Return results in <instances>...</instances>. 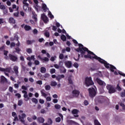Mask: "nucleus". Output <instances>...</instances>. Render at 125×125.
Segmentation results:
<instances>
[{
    "label": "nucleus",
    "instance_id": "obj_24",
    "mask_svg": "<svg viewBox=\"0 0 125 125\" xmlns=\"http://www.w3.org/2000/svg\"><path fill=\"white\" fill-rule=\"evenodd\" d=\"M23 97L25 99V101H28L30 99V98L28 97L27 93L24 94Z\"/></svg>",
    "mask_w": 125,
    "mask_h": 125
},
{
    "label": "nucleus",
    "instance_id": "obj_29",
    "mask_svg": "<svg viewBox=\"0 0 125 125\" xmlns=\"http://www.w3.org/2000/svg\"><path fill=\"white\" fill-rule=\"evenodd\" d=\"M32 18L33 19H34L35 22H37L38 21L37 15L34 14L33 16L32 17Z\"/></svg>",
    "mask_w": 125,
    "mask_h": 125
},
{
    "label": "nucleus",
    "instance_id": "obj_12",
    "mask_svg": "<svg viewBox=\"0 0 125 125\" xmlns=\"http://www.w3.org/2000/svg\"><path fill=\"white\" fill-rule=\"evenodd\" d=\"M0 83H7V79L3 76H1L0 78Z\"/></svg>",
    "mask_w": 125,
    "mask_h": 125
},
{
    "label": "nucleus",
    "instance_id": "obj_7",
    "mask_svg": "<svg viewBox=\"0 0 125 125\" xmlns=\"http://www.w3.org/2000/svg\"><path fill=\"white\" fill-rule=\"evenodd\" d=\"M19 118L20 122H21L22 123H25L24 119L26 118V114H25V113H22V114L21 115V116L20 115H19Z\"/></svg>",
    "mask_w": 125,
    "mask_h": 125
},
{
    "label": "nucleus",
    "instance_id": "obj_49",
    "mask_svg": "<svg viewBox=\"0 0 125 125\" xmlns=\"http://www.w3.org/2000/svg\"><path fill=\"white\" fill-rule=\"evenodd\" d=\"M73 66H74L75 68H77L79 67V64H78V63H77V62H75V63H74Z\"/></svg>",
    "mask_w": 125,
    "mask_h": 125
},
{
    "label": "nucleus",
    "instance_id": "obj_40",
    "mask_svg": "<svg viewBox=\"0 0 125 125\" xmlns=\"http://www.w3.org/2000/svg\"><path fill=\"white\" fill-rule=\"evenodd\" d=\"M14 39L16 40V41H17V42H19V38L18 35H15L14 36Z\"/></svg>",
    "mask_w": 125,
    "mask_h": 125
},
{
    "label": "nucleus",
    "instance_id": "obj_11",
    "mask_svg": "<svg viewBox=\"0 0 125 125\" xmlns=\"http://www.w3.org/2000/svg\"><path fill=\"white\" fill-rule=\"evenodd\" d=\"M13 70L15 72L16 76H19V67L17 66H15L13 68Z\"/></svg>",
    "mask_w": 125,
    "mask_h": 125
},
{
    "label": "nucleus",
    "instance_id": "obj_30",
    "mask_svg": "<svg viewBox=\"0 0 125 125\" xmlns=\"http://www.w3.org/2000/svg\"><path fill=\"white\" fill-rule=\"evenodd\" d=\"M26 52L29 54H30V53H32V49L30 48H27L26 49Z\"/></svg>",
    "mask_w": 125,
    "mask_h": 125
},
{
    "label": "nucleus",
    "instance_id": "obj_6",
    "mask_svg": "<svg viewBox=\"0 0 125 125\" xmlns=\"http://www.w3.org/2000/svg\"><path fill=\"white\" fill-rule=\"evenodd\" d=\"M96 81L98 84L102 86H105L106 84L105 82L100 79L99 78H96Z\"/></svg>",
    "mask_w": 125,
    "mask_h": 125
},
{
    "label": "nucleus",
    "instance_id": "obj_41",
    "mask_svg": "<svg viewBox=\"0 0 125 125\" xmlns=\"http://www.w3.org/2000/svg\"><path fill=\"white\" fill-rule=\"evenodd\" d=\"M34 64L36 65H40V61L38 60H35Z\"/></svg>",
    "mask_w": 125,
    "mask_h": 125
},
{
    "label": "nucleus",
    "instance_id": "obj_22",
    "mask_svg": "<svg viewBox=\"0 0 125 125\" xmlns=\"http://www.w3.org/2000/svg\"><path fill=\"white\" fill-rule=\"evenodd\" d=\"M41 72L42 73H45L46 72V68H45L44 67H42L41 68Z\"/></svg>",
    "mask_w": 125,
    "mask_h": 125
},
{
    "label": "nucleus",
    "instance_id": "obj_61",
    "mask_svg": "<svg viewBox=\"0 0 125 125\" xmlns=\"http://www.w3.org/2000/svg\"><path fill=\"white\" fill-rule=\"evenodd\" d=\"M4 22V19L2 18L0 19V24Z\"/></svg>",
    "mask_w": 125,
    "mask_h": 125
},
{
    "label": "nucleus",
    "instance_id": "obj_14",
    "mask_svg": "<svg viewBox=\"0 0 125 125\" xmlns=\"http://www.w3.org/2000/svg\"><path fill=\"white\" fill-rule=\"evenodd\" d=\"M72 94L75 95V97H78L80 94V91L77 90H74L72 91Z\"/></svg>",
    "mask_w": 125,
    "mask_h": 125
},
{
    "label": "nucleus",
    "instance_id": "obj_37",
    "mask_svg": "<svg viewBox=\"0 0 125 125\" xmlns=\"http://www.w3.org/2000/svg\"><path fill=\"white\" fill-rule=\"evenodd\" d=\"M52 119L51 118H49L48 120V123L49 125H52Z\"/></svg>",
    "mask_w": 125,
    "mask_h": 125
},
{
    "label": "nucleus",
    "instance_id": "obj_43",
    "mask_svg": "<svg viewBox=\"0 0 125 125\" xmlns=\"http://www.w3.org/2000/svg\"><path fill=\"white\" fill-rule=\"evenodd\" d=\"M68 83L70 84H73V82L70 77H68Z\"/></svg>",
    "mask_w": 125,
    "mask_h": 125
},
{
    "label": "nucleus",
    "instance_id": "obj_58",
    "mask_svg": "<svg viewBox=\"0 0 125 125\" xmlns=\"http://www.w3.org/2000/svg\"><path fill=\"white\" fill-rule=\"evenodd\" d=\"M50 77V75L49 74H45L44 75V78H48Z\"/></svg>",
    "mask_w": 125,
    "mask_h": 125
},
{
    "label": "nucleus",
    "instance_id": "obj_27",
    "mask_svg": "<svg viewBox=\"0 0 125 125\" xmlns=\"http://www.w3.org/2000/svg\"><path fill=\"white\" fill-rule=\"evenodd\" d=\"M15 49L16 50V52L18 53V54H20L21 49L19 47H17V48H15Z\"/></svg>",
    "mask_w": 125,
    "mask_h": 125
},
{
    "label": "nucleus",
    "instance_id": "obj_64",
    "mask_svg": "<svg viewBox=\"0 0 125 125\" xmlns=\"http://www.w3.org/2000/svg\"><path fill=\"white\" fill-rule=\"evenodd\" d=\"M54 66L55 67L56 69H59V65L58 64H54Z\"/></svg>",
    "mask_w": 125,
    "mask_h": 125
},
{
    "label": "nucleus",
    "instance_id": "obj_63",
    "mask_svg": "<svg viewBox=\"0 0 125 125\" xmlns=\"http://www.w3.org/2000/svg\"><path fill=\"white\" fill-rule=\"evenodd\" d=\"M21 88H22V89H23L24 90H27V87L24 85L22 86Z\"/></svg>",
    "mask_w": 125,
    "mask_h": 125
},
{
    "label": "nucleus",
    "instance_id": "obj_9",
    "mask_svg": "<svg viewBox=\"0 0 125 125\" xmlns=\"http://www.w3.org/2000/svg\"><path fill=\"white\" fill-rule=\"evenodd\" d=\"M41 19H42V21L44 23H47V21H48V18L46 17V16H45V14H42V15Z\"/></svg>",
    "mask_w": 125,
    "mask_h": 125
},
{
    "label": "nucleus",
    "instance_id": "obj_53",
    "mask_svg": "<svg viewBox=\"0 0 125 125\" xmlns=\"http://www.w3.org/2000/svg\"><path fill=\"white\" fill-rule=\"evenodd\" d=\"M20 45H21V42L19 41V40H18V42L15 44V45L17 46L18 47H19V46H20Z\"/></svg>",
    "mask_w": 125,
    "mask_h": 125
},
{
    "label": "nucleus",
    "instance_id": "obj_54",
    "mask_svg": "<svg viewBox=\"0 0 125 125\" xmlns=\"http://www.w3.org/2000/svg\"><path fill=\"white\" fill-rule=\"evenodd\" d=\"M8 53V51H6V50H4L3 54H4V56H7Z\"/></svg>",
    "mask_w": 125,
    "mask_h": 125
},
{
    "label": "nucleus",
    "instance_id": "obj_20",
    "mask_svg": "<svg viewBox=\"0 0 125 125\" xmlns=\"http://www.w3.org/2000/svg\"><path fill=\"white\" fill-rule=\"evenodd\" d=\"M41 93L42 94V96H43L44 98H46L47 95L45 94V91L44 89H42L41 91Z\"/></svg>",
    "mask_w": 125,
    "mask_h": 125
},
{
    "label": "nucleus",
    "instance_id": "obj_28",
    "mask_svg": "<svg viewBox=\"0 0 125 125\" xmlns=\"http://www.w3.org/2000/svg\"><path fill=\"white\" fill-rule=\"evenodd\" d=\"M45 89L46 91L50 90V89H51V86H50V85H46V86H45Z\"/></svg>",
    "mask_w": 125,
    "mask_h": 125
},
{
    "label": "nucleus",
    "instance_id": "obj_46",
    "mask_svg": "<svg viewBox=\"0 0 125 125\" xmlns=\"http://www.w3.org/2000/svg\"><path fill=\"white\" fill-rule=\"evenodd\" d=\"M34 3H35V4H36V7H39L38 4H39V1L38 0H33Z\"/></svg>",
    "mask_w": 125,
    "mask_h": 125
},
{
    "label": "nucleus",
    "instance_id": "obj_48",
    "mask_svg": "<svg viewBox=\"0 0 125 125\" xmlns=\"http://www.w3.org/2000/svg\"><path fill=\"white\" fill-rule=\"evenodd\" d=\"M55 107L56 109H60L61 108V106L59 104H56Z\"/></svg>",
    "mask_w": 125,
    "mask_h": 125
},
{
    "label": "nucleus",
    "instance_id": "obj_62",
    "mask_svg": "<svg viewBox=\"0 0 125 125\" xmlns=\"http://www.w3.org/2000/svg\"><path fill=\"white\" fill-rule=\"evenodd\" d=\"M39 102L41 104H43L44 103V101L43 100H42V99H40L39 100Z\"/></svg>",
    "mask_w": 125,
    "mask_h": 125
},
{
    "label": "nucleus",
    "instance_id": "obj_25",
    "mask_svg": "<svg viewBox=\"0 0 125 125\" xmlns=\"http://www.w3.org/2000/svg\"><path fill=\"white\" fill-rule=\"evenodd\" d=\"M61 38L62 41H63V42L66 41V38L65 35H62V36H61Z\"/></svg>",
    "mask_w": 125,
    "mask_h": 125
},
{
    "label": "nucleus",
    "instance_id": "obj_1",
    "mask_svg": "<svg viewBox=\"0 0 125 125\" xmlns=\"http://www.w3.org/2000/svg\"><path fill=\"white\" fill-rule=\"evenodd\" d=\"M79 47L76 48L75 50L78 52L81 53V57L84 58L85 59L89 58L93 60L95 59L98 60L99 62L102 64H103L106 69H109L110 68L111 64L108 63L104 60L98 57L93 52L90 51L87 48L84 47L82 44H78Z\"/></svg>",
    "mask_w": 125,
    "mask_h": 125
},
{
    "label": "nucleus",
    "instance_id": "obj_3",
    "mask_svg": "<svg viewBox=\"0 0 125 125\" xmlns=\"http://www.w3.org/2000/svg\"><path fill=\"white\" fill-rule=\"evenodd\" d=\"M12 68L11 67H7L6 68H2V67H0V71L1 72H4V74L7 77H9V75L8 73H11ZM7 72V73H6Z\"/></svg>",
    "mask_w": 125,
    "mask_h": 125
},
{
    "label": "nucleus",
    "instance_id": "obj_8",
    "mask_svg": "<svg viewBox=\"0 0 125 125\" xmlns=\"http://www.w3.org/2000/svg\"><path fill=\"white\" fill-rule=\"evenodd\" d=\"M9 57L10 58V60L13 61L14 62H15L16 61H17L18 60V58L17 56H14L12 54H9Z\"/></svg>",
    "mask_w": 125,
    "mask_h": 125
},
{
    "label": "nucleus",
    "instance_id": "obj_47",
    "mask_svg": "<svg viewBox=\"0 0 125 125\" xmlns=\"http://www.w3.org/2000/svg\"><path fill=\"white\" fill-rule=\"evenodd\" d=\"M36 83L39 85H42V81H38L36 82Z\"/></svg>",
    "mask_w": 125,
    "mask_h": 125
},
{
    "label": "nucleus",
    "instance_id": "obj_60",
    "mask_svg": "<svg viewBox=\"0 0 125 125\" xmlns=\"http://www.w3.org/2000/svg\"><path fill=\"white\" fill-rule=\"evenodd\" d=\"M57 27L56 26L53 25V26H52V30H53V31H56L57 30Z\"/></svg>",
    "mask_w": 125,
    "mask_h": 125
},
{
    "label": "nucleus",
    "instance_id": "obj_21",
    "mask_svg": "<svg viewBox=\"0 0 125 125\" xmlns=\"http://www.w3.org/2000/svg\"><path fill=\"white\" fill-rule=\"evenodd\" d=\"M24 28L26 31H29L31 30V27L29 25H24Z\"/></svg>",
    "mask_w": 125,
    "mask_h": 125
},
{
    "label": "nucleus",
    "instance_id": "obj_55",
    "mask_svg": "<svg viewBox=\"0 0 125 125\" xmlns=\"http://www.w3.org/2000/svg\"><path fill=\"white\" fill-rule=\"evenodd\" d=\"M20 13L19 12H16L14 13V16L16 17H18Z\"/></svg>",
    "mask_w": 125,
    "mask_h": 125
},
{
    "label": "nucleus",
    "instance_id": "obj_42",
    "mask_svg": "<svg viewBox=\"0 0 125 125\" xmlns=\"http://www.w3.org/2000/svg\"><path fill=\"white\" fill-rule=\"evenodd\" d=\"M118 73L120 76L125 77V74L123 73L122 71H118Z\"/></svg>",
    "mask_w": 125,
    "mask_h": 125
},
{
    "label": "nucleus",
    "instance_id": "obj_59",
    "mask_svg": "<svg viewBox=\"0 0 125 125\" xmlns=\"http://www.w3.org/2000/svg\"><path fill=\"white\" fill-rule=\"evenodd\" d=\"M120 95L121 96L122 98L125 97V92H122L121 93V94H120Z\"/></svg>",
    "mask_w": 125,
    "mask_h": 125
},
{
    "label": "nucleus",
    "instance_id": "obj_13",
    "mask_svg": "<svg viewBox=\"0 0 125 125\" xmlns=\"http://www.w3.org/2000/svg\"><path fill=\"white\" fill-rule=\"evenodd\" d=\"M65 65L68 68H71L72 67V62L71 61H67L65 62Z\"/></svg>",
    "mask_w": 125,
    "mask_h": 125
},
{
    "label": "nucleus",
    "instance_id": "obj_57",
    "mask_svg": "<svg viewBox=\"0 0 125 125\" xmlns=\"http://www.w3.org/2000/svg\"><path fill=\"white\" fill-rule=\"evenodd\" d=\"M83 103H84V104L85 106H87V105H88L89 104V102H88V101H86V100L84 101Z\"/></svg>",
    "mask_w": 125,
    "mask_h": 125
},
{
    "label": "nucleus",
    "instance_id": "obj_15",
    "mask_svg": "<svg viewBox=\"0 0 125 125\" xmlns=\"http://www.w3.org/2000/svg\"><path fill=\"white\" fill-rule=\"evenodd\" d=\"M45 121V119L42 117H38L37 118V122L39 123H43Z\"/></svg>",
    "mask_w": 125,
    "mask_h": 125
},
{
    "label": "nucleus",
    "instance_id": "obj_16",
    "mask_svg": "<svg viewBox=\"0 0 125 125\" xmlns=\"http://www.w3.org/2000/svg\"><path fill=\"white\" fill-rule=\"evenodd\" d=\"M47 9L48 8L47 7L46 4L45 3H42V9L43 10V12L46 13Z\"/></svg>",
    "mask_w": 125,
    "mask_h": 125
},
{
    "label": "nucleus",
    "instance_id": "obj_19",
    "mask_svg": "<svg viewBox=\"0 0 125 125\" xmlns=\"http://www.w3.org/2000/svg\"><path fill=\"white\" fill-rule=\"evenodd\" d=\"M109 69L112 72H114V70L116 69V67H115L114 66L110 64V67H109Z\"/></svg>",
    "mask_w": 125,
    "mask_h": 125
},
{
    "label": "nucleus",
    "instance_id": "obj_26",
    "mask_svg": "<svg viewBox=\"0 0 125 125\" xmlns=\"http://www.w3.org/2000/svg\"><path fill=\"white\" fill-rule=\"evenodd\" d=\"M31 101L32 102L35 103V104H37L38 103V100L35 98H32Z\"/></svg>",
    "mask_w": 125,
    "mask_h": 125
},
{
    "label": "nucleus",
    "instance_id": "obj_51",
    "mask_svg": "<svg viewBox=\"0 0 125 125\" xmlns=\"http://www.w3.org/2000/svg\"><path fill=\"white\" fill-rule=\"evenodd\" d=\"M56 80H57L58 81L60 82V80H61V79H61L60 76V75H58V76H57V77H56Z\"/></svg>",
    "mask_w": 125,
    "mask_h": 125
},
{
    "label": "nucleus",
    "instance_id": "obj_52",
    "mask_svg": "<svg viewBox=\"0 0 125 125\" xmlns=\"http://www.w3.org/2000/svg\"><path fill=\"white\" fill-rule=\"evenodd\" d=\"M61 118L60 117H57L56 118V122H58V123H59L61 122Z\"/></svg>",
    "mask_w": 125,
    "mask_h": 125
},
{
    "label": "nucleus",
    "instance_id": "obj_38",
    "mask_svg": "<svg viewBox=\"0 0 125 125\" xmlns=\"http://www.w3.org/2000/svg\"><path fill=\"white\" fill-rule=\"evenodd\" d=\"M0 9L1 10H5L6 9V7L4 5H1L0 6Z\"/></svg>",
    "mask_w": 125,
    "mask_h": 125
},
{
    "label": "nucleus",
    "instance_id": "obj_17",
    "mask_svg": "<svg viewBox=\"0 0 125 125\" xmlns=\"http://www.w3.org/2000/svg\"><path fill=\"white\" fill-rule=\"evenodd\" d=\"M9 22L10 23L15 24L16 23V20L12 17H10L9 20Z\"/></svg>",
    "mask_w": 125,
    "mask_h": 125
},
{
    "label": "nucleus",
    "instance_id": "obj_31",
    "mask_svg": "<svg viewBox=\"0 0 125 125\" xmlns=\"http://www.w3.org/2000/svg\"><path fill=\"white\" fill-rule=\"evenodd\" d=\"M44 36L46 37V38H49L50 37V34L48 32H45L44 34Z\"/></svg>",
    "mask_w": 125,
    "mask_h": 125
},
{
    "label": "nucleus",
    "instance_id": "obj_23",
    "mask_svg": "<svg viewBox=\"0 0 125 125\" xmlns=\"http://www.w3.org/2000/svg\"><path fill=\"white\" fill-rule=\"evenodd\" d=\"M33 42H35V40H27L26 41V43L27 45H30L32 44Z\"/></svg>",
    "mask_w": 125,
    "mask_h": 125
},
{
    "label": "nucleus",
    "instance_id": "obj_34",
    "mask_svg": "<svg viewBox=\"0 0 125 125\" xmlns=\"http://www.w3.org/2000/svg\"><path fill=\"white\" fill-rule=\"evenodd\" d=\"M48 15H49V17L51 18V19H53V18H54L53 15H52V14L51 12H49Z\"/></svg>",
    "mask_w": 125,
    "mask_h": 125
},
{
    "label": "nucleus",
    "instance_id": "obj_32",
    "mask_svg": "<svg viewBox=\"0 0 125 125\" xmlns=\"http://www.w3.org/2000/svg\"><path fill=\"white\" fill-rule=\"evenodd\" d=\"M57 85V83L56 82H51V85L52 86H55Z\"/></svg>",
    "mask_w": 125,
    "mask_h": 125
},
{
    "label": "nucleus",
    "instance_id": "obj_4",
    "mask_svg": "<svg viewBox=\"0 0 125 125\" xmlns=\"http://www.w3.org/2000/svg\"><path fill=\"white\" fill-rule=\"evenodd\" d=\"M106 88L110 94H113L116 92L115 88L112 84H107Z\"/></svg>",
    "mask_w": 125,
    "mask_h": 125
},
{
    "label": "nucleus",
    "instance_id": "obj_44",
    "mask_svg": "<svg viewBox=\"0 0 125 125\" xmlns=\"http://www.w3.org/2000/svg\"><path fill=\"white\" fill-rule=\"evenodd\" d=\"M16 45V44L14 42H11L10 43V48L14 47V46Z\"/></svg>",
    "mask_w": 125,
    "mask_h": 125
},
{
    "label": "nucleus",
    "instance_id": "obj_39",
    "mask_svg": "<svg viewBox=\"0 0 125 125\" xmlns=\"http://www.w3.org/2000/svg\"><path fill=\"white\" fill-rule=\"evenodd\" d=\"M23 104V102L22 100L18 101V105L19 106H21Z\"/></svg>",
    "mask_w": 125,
    "mask_h": 125
},
{
    "label": "nucleus",
    "instance_id": "obj_50",
    "mask_svg": "<svg viewBox=\"0 0 125 125\" xmlns=\"http://www.w3.org/2000/svg\"><path fill=\"white\" fill-rule=\"evenodd\" d=\"M38 33V31L36 29V28H35V29L33 30V34L34 35H37Z\"/></svg>",
    "mask_w": 125,
    "mask_h": 125
},
{
    "label": "nucleus",
    "instance_id": "obj_35",
    "mask_svg": "<svg viewBox=\"0 0 125 125\" xmlns=\"http://www.w3.org/2000/svg\"><path fill=\"white\" fill-rule=\"evenodd\" d=\"M95 125H101V124L98 122L97 119H95L94 121Z\"/></svg>",
    "mask_w": 125,
    "mask_h": 125
},
{
    "label": "nucleus",
    "instance_id": "obj_45",
    "mask_svg": "<svg viewBox=\"0 0 125 125\" xmlns=\"http://www.w3.org/2000/svg\"><path fill=\"white\" fill-rule=\"evenodd\" d=\"M59 58L61 60H62L64 58V55L63 54H60L59 55Z\"/></svg>",
    "mask_w": 125,
    "mask_h": 125
},
{
    "label": "nucleus",
    "instance_id": "obj_18",
    "mask_svg": "<svg viewBox=\"0 0 125 125\" xmlns=\"http://www.w3.org/2000/svg\"><path fill=\"white\" fill-rule=\"evenodd\" d=\"M23 9L24 11H27V9H29V4L28 3L23 4Z\"/></svg>",
    "mask_w": 125,
    "mask_h": 125
},
{
    "label": "nucleus",
    "instance_id": "obj_2",
    "mask_svg": "<svg viewBox=\"0 0 125 125\" xmlns=\"http://www.w3.org/2000/svg\"><path fill=\"white\" fill-rule=\"evenodd\" d=\"M85 83L87 87L94 84V83L92 81V78L91 77H86L85 78Z\"/></svg>",
    "mask_w": 125,
    "mask_h": 125
},
{
    "label": "nucleus",
    "instance_id": "obj_33",
    "mask_svg": "<svg viewBox=\"0 0 125 125\" xmlns=\"http://www.w3.org/2000/svg\"><path fill=\"white\" fill-rule=\"evenodd\" d=\"M50 72L51 74H54L56 72V69L54 68H52L50 70Z\"/></svg>",
    "mask_w": 125,
    "mask_h": 125
},
{
    "label": "nucleus",
    "instance_id": "obj_56",
    "mask_svg": "<svg viewBox=\"0 0 125 125\" xmlns=\"http://www.w3.org/2000/svg\"><path fill=\"white\" fill-rule=\"evenodd\" d=\"M52 99L51 97H47L46 98V100L48 102H50L51 101Z\"/></svg>",
    "mask_w": 125,
    "mask_h": 125
},
{
    "label": "nucleus",
    "instance_id": "obj_5",
    "mask_svg": "<svg viewBox=\"0 0 125 125\" xmlns=\"http://www.w3.org/2000/svg\"><path fill=\"white\" fill-rule=\"evenodd\" d=\"M89 94L91 98H93L94 96H96L97 92L95 89L92 88H89L88 89Z\"/></svg>",
    "mask_w": 125,
    "mask_h": 125
},
{
    "label": "nucleus",
    "instance_id": "obj_10",
    "mask_svg": "<svg viewBox=\"0 0 125 125\" xmlns=\"http://www.w3.org/2000/svg\"><path fill=\"white\" fill-rule=\"evenodd\" d=\"M71 112L74 115L76 114V115H74L75 118H78L79 115L78 114L79 113V110L74 109L71 111Z\"/></svg>",
    "mask_w": 125,
    "mask_h": 125
},
{
    "label": "nucleus",
    "instance_id": "obj_36",
    "mask_svg": "<svg viewBox=\"0 0 125 125\" xmlns=\"http://www.w3.org/2000/svg\"><path fill=\"white\" fill-rule=\"evenodd\" d=\"M120 106L122 107V109L125 110V105L123 103H120Z\"/></svg>",
    "mask_w": 125,
    "mask_h": 125
}]
</instances>
